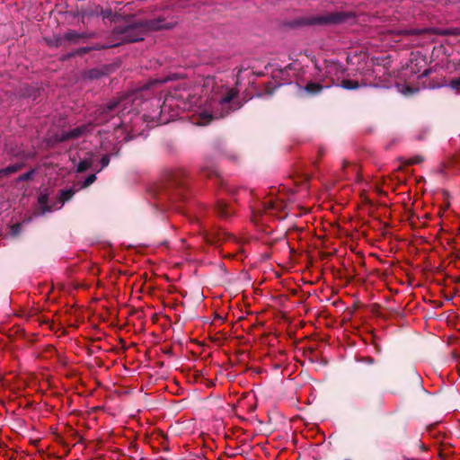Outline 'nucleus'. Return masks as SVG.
Masks as SVG:
<instances>
[{
	"instance_id": "nucleus-1",
	"label": "nucleus",
	"mask_w": 460,
	"mask_h": 460,
	"mask_svg": "<svg viewBox=\"0 0 460 460\" xmlns=\"http://www.w3.org/2000/svg\"><path fill=\"white\" fill-rule=\"evenodd\" d=\"M165 81L166 79L154 80L143 89L129 93L119 100L111 102L105 108L98 111L99 115L95 119V124L100 125L104 122L111 123V127L114 129L124 126L126 120L123 117L126 114L132 112L137 113L140 105H147L146 102H142V97L144 96L143 92Z\"/></svg>"
},
{
	"instance_id": "nucleus-2",
	"label": "nucleus",
	"mask_w": 460,
	"mask_h": 460,
	"mask_svg": "<svg viewBox=\"0 0 460 460\" xmlns=\"http://www.w3.org/2000/svg\"><path fill=\"white\" fill-rule=\"evenodd\" d=\"M233 88L226 89L224 96H211L205 101L204 106H199L197 110L198 125L205 126L214 119H219L229 113V103L236 95Z\"/></svg>"
},
{
	"instance_id": "nucleus-3",
	"label": "nucleus",
	"mask_w": 460,
	"mask_h": 460,
	"mask_svg": "<svg viewBox=\"0 0 460 460\" xmlns=\"http://www.w3.org/2000/svg\"><path fill=\"white\" fill-rule=\"evenodd\" d=\"M193 91L194 93H192L185 87H176L164 97L162 105H160V101H157V106L160 108V111L157 114L165 112L167 109L172 107L187 110L196 106L200 99L196 96L199 88L194 89Z\"/></svg>"
},
{
	"instance_id": "nucleus-4",
	"label": "nucleus",
	"mask_w": 460,
	"mask_h": 460,
	"mask_svg": "<svg viewBox=\"0 0 460 460\" xmlns=\"http://www.w3.org/2000/svg\"><path fill=\"white\" fill-rule=\"evenodd\" d=\"M75 191L76 190H74L73 188L61 190L58 206L55 207L53 208L46 207V204L48 202V195L40 194L39 196L38 201L42 209V214H45L46 212H50L55 209H60L63 207L64 203L66 201L69 200L73 197V195L75 194Z\"/></svg>"
},
{
	"instance_id": "nucleus-5",
	"label": "nucleus",
	"mask_w": 460,
	"mask_h": 460,
	"mask_svg": "<svg viewBox=\"0 0 460 460\" xmlns=\"http://www.w3.org/2000/svg\"><path fill=\"white\" fill-rule=\"evenodd\" d=\"M92 128H93L92 124L77 127L75 129L69 131L68 133L64 134L62 136V137L60 138V140L63 141V140H66V139H68V138H73V137H80L83 134H84L86 131L91 130Z\"/></svg>"
},
{
	"instance_id": "nucleus-6",
	"label": "nucleus",
	"mask_w": 460,
	"mask_h": 460,
	"mask_svg": "<svg viewBox=\"0 0 460 460\" xmlns=\"http://www.w3.org/2000/svg\"><path fill=\"white\" fill-rule=\"evenodd\" d=\"M93 163V156L91 155L84 158L77 165V172H82L92 167Z\"/></svg>"
},
{
	"instance_id": "nucleus-7",
	"label": "nucleus",
	"mask_w": 460,
	"mask_h": 460,
	"mask_svg": "<svg viewBox=\"0 0 460 460\" xmlns=\"http://www.w3.org/2000/svg\"><path fill=\"white\" fill-rule=\"evenodd\" d=\"M283 208L282 203L269 199L263 203V208L265 212L275 211Z\"/></svg>"
},
{
	"instance_id": "nucleus-8",
	"label": "nucleus",
	"mask_w": 460,
	"mask_h": 460,
	"mask_svg": "<svg viewBox=\"0 0 460 460\" xmlns=\"http://www.w3.org/2000/svg\"><path fill=\"white\" fill-rule=\"evenodd\" d=\"M362 85L358 81L351 79H344L341 82V87L347 90H356Z\"/></svg>"
},
{
	"instance_id": "nucleus-9",
	"label": "nucleus",
	"mask_w": 460,
	"mask_h": 460,
	"mask_svg": "<svg viewBox=\"0 0 460 460\" xmlns=\"http://www.w3.org/2000/svg\"><path fill=\"white\" fill-rule=\"evenodd\" d=\"M134 28H127L124 31H122V40L123 41H137L142 40V37H133L132 32L134 31Z\"/></svg>"
},
{
	"instance_id": "nucleus-10",
	"label": "nucleus",
	"mask_w": 460,
	"mask_h": 460,
	"mask_svg": "<svg viewBox=\"0 0 460 460\" xmlns=\"http://www.w3.org/2000/svg\"><path fill=\"white\" fill-rule=\"evenodd\" d=\"M214 84H215V80L214 78L212 77H207L205 80H204V84H203V87H204V90L203 92H208V88L209 86H213L214 87ZM219 89V86H217L216 87V90L213 88L212 92H213V95L212 96H215V95H217L219 96L218 94V92L217 90Z\"/></svg>"
},
{
	"instance_id": "nucleus-11",
	"label": "nucleus",
	"mask_w": 460,
	"mask_h": 460,
	"mask_svg": "<svg viewBox=\"0 0 460 460\" xmlns=\"http://www.w3.org/2000/svg\"><path fill=\"white\" fill-rule=\"evenodd\" d=\"M214 84H215V80L214 78L212 77H207L205 80H204V84H203V87H204V90L203 92H208V88L209 86H213L214 87ZM219 89V86H217L216 87V90L213 88L212 92H213V95L212 96H215V95H217L219 96L218 94V92L217 90Z\"/></svg>"
},
{
	"instance_id": "nucleus-12",
	"label": "nucleus",
	"mask_w": 460,
	"mask_h": 460,
	"mask_svg": "<svg viewBox=\"0 0 460 460\" xmlns=\"http://www.w3.org/2000/svg\"><path fill=\"white\" fill-rule=\"evenodd\" d=\"M397 89L402 94L405 96L414 94L415 93L418 92L417 88H413L405 84L397 85Z\"/></svg>"
},
{
	"instance_id": "nucleus-13",
	"label": "nucleus",
	"mask_w": 460,
	"mask_h": 460,
	"mask_svg": "<svg viewBox=\"0 0 460 460\" xmlns=\"http://www.w3.org/2000/svg\"><path fill=\"white\" fill-rule=\"evenodd\" d=\"M322 90V86L319 85L318 84H314V83H311V84H308L306 86H305V91L310 93H319L320 91Z\"/></svg>"
},
{
	"instance_id": "nucleus-14",
	"label": "nucleus",
	"mask_w": 460,
	"mask_h": 460,
	"mask_svg": "<svg viewBox=\"0 0 460 460\" xmlns=\"http://www.w3.org/2000/svg\"><path fill=\"white\" fill-rule=\"evenodd\" d=\"M96 180V176L95 174H90L83 182V184L80 186L79 189H82V188H85V187H88L89 185H91L92 183L94 182V181Z\"/></svg>"
},
{
	"instance_id": "nucleus-15",
	"label": "nucleus",
	"mask_w": 460,
	"mask_h": 460,
	"mask_svg": "<svg viewBox=\"0 0 460 460\" xmlns=\"http://www.w3.org/2000/svg\"><path fill=\"white\" fill-rule=\"evenodd\" d=\"M448 86L454 90H458L460 88V77L451 80Z\"/></svg>"
},
{
	"instance_id": "nucleus-16",
	"label": "nucleus",
	"mask_w": 460,
	"mask_h": 460,
	"mask_svg": "<svg viewBox=\"0 0 460 460\" xmlns=\"http://www.w3.org/2000/svg\"><path fill=\"white\" fill-rule=\"evenodd\" d=\"M17 170H18L17 166H8L5 169L1 170L0 171V174H2V173L7 174V173H10V172H16Z\"/></svg>"
},
{
	"instance_id": "nucleus-17",
	"label": "nucleus",
	"mask_w": 460,
	"mask_h": 460,
	"mask_svg": "<svg viewBox=\"0 0 460 460\" xmlns=\"http://www.w3.org/2000/svg\"><path fill=\"white\" fill-rule=\"evenodd\" d=\"M110 163L109 155H103L101 159L102 168L106 167Z\"/></svg>"
},
{
	"instance_id": "nucleus-18",
	"label": "nucleus",
	"mask_w": 460,
	"mask_h": 460,
	"mask_svg": "<svg viewBox=\"0 0 460 460\" xmlns=\"http://www.w3.org/2000/svg\"><path fill=\"white\" fill-rule=\"evenodd\" d=\"M77 37L76 33L74 31L67 32L65 35L66 40H75V39Z\"/></svg>"
},
{
	"instance_id": "nucleus-19",
	"label": "nucleus",
	"mask_w": 460,
	"mask_h": 460,
	"mask_svg": "<svg viewBox=\"0 0 460 460\" xmlns=\"http://www.w3.org/2000/svg\"><path fill=\"white\" fill-rule=\"evenodd\" d=\"M226 205L223 202L219 204L220 215L222 217L227 216V212L226 211Z\"/></svg>"
},
{
	"instance_id": "nucleus-20",
	"label": "nucleus",
	"mask_w": 460,
	"mask_h": 460,
	"mask_svg": "<svg viewBox=\"0 0 460 460\" xmlns=\"http://www.w3.org/2000/svg\"><path fill=\"white\" fill-rule=\"evenodd\" d=\"M31 173H32V172H26V173L22 174V175L20 177V179H21V180H27V179H29V178L31 177Z\"/></svg>"
},
{
	"instance_id": "nucleus-21",
	"label": "nucleus",
	"mask_w": 460,
	"mask_h": 460,
	"mask_svg": "<svg viewBox=\"0 0 460 460\" xmlns=\"http://www.w3.org/2000/svg\"><path fill=\"white\" fill-rule=\"evenodd\" d=\"M18 227H19V225H16V226L13 227V234L16 233V229L15 228H18Z\"/></svg>"
}]
</instances>
